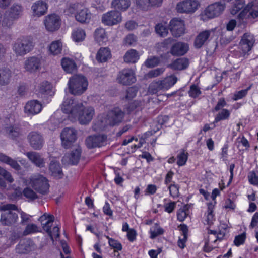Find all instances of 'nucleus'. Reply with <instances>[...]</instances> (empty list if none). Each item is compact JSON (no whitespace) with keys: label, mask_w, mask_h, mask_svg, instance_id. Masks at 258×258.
Segmentation results:
<instances>
[{"label":"nucleus","mask_w":258,"mask_h":258,"mask_svg":"<svg viewBox=\"0 0 258 258\" xmlns=\"http://www.w3.org/2000/svg\"><path fill=\"white\" fill-rule=\"evenodd\" d=\"M124 112L119 108H115L108 112L105 116L104 122L103 120H98L93 125V129L95 131L103 130L106 125H114L121 122L124 117Z\"/></svg>","instance_id":"nucleus-1"},{"label":"nucleus","mask_w":258,"mask_h":258,"mask_svg":"<svg viewBox=\"0 0 258 258\" xmlns=\"http://www.w3.org/2000/svg\"><path fill=\"white\" fill-rule=\"evenodd\" d=\"M26 185L30 186L37 193L45 195L48 194L49 184L48 179L40 174L32 175L25 181Z\"/></svg>","instance_id":"nucleus-2"},{"label":"nucleus","mask_w":258,"mask_h":258,"mask_svg":"<svg viewBox=\"0 0 258 258\" xmlns=\"http://www.w3.org/2000/svg\"><path fill=\"white\" fill-rule=\"evenodd\" d=\"M68 84L69 91L72 94L80 95L87 90L88 82L85 76L76 75L70 78Z\"/></svg>","instance_id":"nucleus-3"},{"label":"nucleus","mask_w":258,"mask_h":258,"mask_svg":"<svg viewBox=\"0 0 258 258\" xmlns=\"http://www.w3.org/2000/svg\"><path fill=\"white\" fill-rule=\"evenodd\" d=\"M32 39L29 37H22L16 40L13 45V50L17 56H23L34 48Z\"/></svg>","instance_id":"nucleus-4"},{"label":"nucleus","mask_w":258,"mask_h":258,"mask_svg":"<svg viewBox=\"0 0 258 258\" xmlns=\"http://www.w3.org/2000/svg\"><path fill=\"white\" fill-rule=\"evenodd\" d=\"M2 210L4 211L1 214L0 219L2 225L11 226L17 222L18 219L17 214L11 211L12 210H17V206L11 204H7L2 207Z\"/></svg>","instance_id":"nucleus-5"},{"label":"nucleus","mask_w":258,"mask_h":258,"mask_svg":"<svg viewBox=\"0 0 258 258\" xmlns=\"http://www.w3.org/2000/svg\"><path fill=\"white\" fill-rule=\"evenodd\" d=\"M225 8L224 4L221 2H216L209 5L202 13L201 19L206 21L220 15Z\"/></svg>","instance_id":"nucleus-6"},{"label":"nucleus","mask_w":258,"mask_h":258,"mask_svg":"<svg viewBox=\"0 0 258 258\" xmlns=\"http://www.w3.org/2000/svg\"><path fill=\"white\" fill-rule=\"evenodd\" d=\"M44 63V59L40 55L30 56L26 58L24 62L25 70L31 73L40 71Z\"/></svg>","instance_id":"nucleus-7"},{"label":"nucleus","mask_w":258,"mask_h":258,"mask_svg":"<svg viewBox=\"0 0 258 258\" xmlns=\"http://www.w3.org/2000/svg\"><path fill=\"white\" fill-rule=\"evenodd\" d=\"M94 114L95 110L93 107H84L81 103V107L77 109L76 114H74L73 117H77L80 124H86L91 121Z\"/></svg>","instance_id":"nucleus-8"},{"label":"nucleus","mask_w":258,"mask_h":258,"mask_svg":"<svg viewBox=\"0 0 258 258\" xmlns=\"http://www.w3.org/2000/svg\"><path fill=\"white\" fill-rule=\"evenodd\" d=\"M258 17V3H249L244 8L243 10L239 14L238 18L243 21L245 20H251Z\"/></svg>","instance_id":"nucleus-9"},{"label":"nucleus","mask_w":258,"mask_h":258,"mask_svg":"<svg viewBox=\"0 0 258 258\" xmlns=\"http://www.w3.org/2000/svg\"><path fill=\"white\" fill-rule=\"evenodd\" d=\"M255 42V39L252 34L246 32L243 35L240 41L239 47L240 51H241V56H244L251 50Z\"/></svg>","instance_id":"nucleus-10"},{"label":"nucleus","mask_w":258,"mask_h":258,"mask_svg":"<svg viewBox=\"0 0 258 258\" xmlns=\"http://www.w3.org/2000/svg\"><path fill=\"white\" fill-rule=\"evenodd\" d=\"M121 13L117 10H111L103 14L101 17L102 23L106 26L117 25L122 21Z\"/></svg>","instance_id":"nucleus-11"},{"label":"nucleus","mask_w":258,"mask_h":258,"mask_svg":"<svg viewBox=\"0 0 258 258\" xmlns=\"http://www.w3.org/2000/svg\"><path fill=\"white\" fill-rule=\"evenodd\" d=\"M199 3L196 0H184L177 3L176 9L180 13H192L198 8Z\"/></svg>","instance_id":"nucleus-12"},{"label":"nucleus","mask_w":258,"mask_h":258,"mask_svg":"<svg viewBox=\"0 0 258 258\" xmlns=\"http://www.w3.org/2000/svg\"><path fill=\"white\" fill-rule=\"evenodd\" d=\"M62 145L65 148H69L77 139V131L73 128L66 127L61 133Z\"/></svg>","instance_id":"nucleus-13"},{"label":"nucleus","mask_w":258,"mask_h":258,"mask_svg":"<svg viewBox=\"0 0 258 258\" xmlns=\"http://www.w3.org/2000/svg\"><path fill=\"white\" fill-rule=\"evenodd\" d=\"M214 31L213 29L206 30L201 32L196 37L194 42L195 46L200 48L207 44L213 37Z\"/></svg>","instance_id":"nucleus-14"},{"label":"nucleus","mask_w":258,"mask_h":258,"mask_svg":"<svg viewBox=\"0 0 258 258\" xmlns=\"http://www.w3.org/2000/svg\"><path fill=\"white\" fill-rule=\"evenodd\" d=\"M80 107L81 103L75 101L73 98L66 97L62 104L61 109L64 113H69L73 117Z\"/></svg>","instance_id":"nucleus-15"},{"label":"nucleus","mask_w":258,"mask_h":258,"mask_svg":"<svg viewBox=\"0 0 258 258\" xmlns=\"http://www.w3.org/2000/svg\"><path fill=\"white\" fill-rule=\"evenodd\" d=\"M117 80L119 83L128 85L135 83L136 78L132 70L124 69L119 72Z\"/></svg>","instance_id":"nucleus-16"},{"label":"nucleus","mask_w":258,"mask_h":258,"mask_svg":"<svg viewBox=\"0 0 258 258\" xmlns=\"http://www.w3.org/2000/svg\"><path fill=\"white\" fill-rule=\"evenodd\" d=\"M44 25L48 31L54 32L57 30L60 26V17L54 14L49 15L45 17Z\"/></svg>","instance_id":"nucleus-17"},{"label":"nucleus","mask_w":258,"mask_h":258,"mask_svg":"<svg viewBox=\"0 0 258 258\" xmlns=\"http://www.w3.org/2000/svg\"><path fill=\"white\" fill-rule=\"evenodd\" d=\"M36 245L30 239L21 240L16 246L15 250L19 254H27L36 249Z\"/></svg>","instance_id":"nucleus-18"},{"label":"nucleus","mask_w":258,"mask_h":258,"mask_svg":"<svg viewBox=\"0 0 258 258\" xmlns=\"http://www.w3.org/2000/svg\"><path fill=\"white\" fill-rule=\"evenodd\" d=\"M170 30L173 36L180 37L185 31L183 21L177 18L173 19L170 22Z\"/></svg>","instance_id":"nucleus-19"},{"label":"nucleus","mask_w":258,"mask_h":258,"mask_svg":"<svg viewBox=\"0 0 258 258\" xmlns=\"http://www.w3.org/2000/svg\"><path fill=\"white\" fill-rule=\"evenodd\" d=\"M106 136L104 135H97L90 136L85 141V144L88 148H93L103 146L106 142Z\"/></svg>","instance_id":"nucleus-20"},{"label":"nucleus","mask_w":258,"mask_h":258,"mask_svg":"<svg viewBox=\"0 0 258 258\" xmlns=\"http://www.w3.org/2000/svg\"><path fill=\"white\" fill-rule=\"evenodd\" d=\"M42 106L40 102L36 100H30L26 104L24 112L28 115H35L40 113Z\"/></svg>","instance_id":"nucleus-21"},{"label":"nucleus","mask_w":258,"mask_h":258,"mask_svg":"<svg viewBox=\"0 0 258 258\" xmlns=\"http://www.w3.org/2000/svg\"><path fill=\"white\" fill-rule=\"evenodd\" d=\"M31 146L35 150H39L43 147L44 140L42 136L36 132H31L28 136Z\"/></svg>","instance_id":"nucleus-22"},{"label":"nucleus","mask_w":258,"mask_h":258,"mask_svg":"<svg viewBox=\"0 0 258 258\" xmlns=\"http://www.w3.org/2000/svg\"><path fill=\"white\" fill-rule=\"evenodd\" d=\"M81 155V149L80 147H77L72 150L70 154L66 155L62 158V161L68 162L72 165H76L78 163Z\"/></svg>","instance_id":"nucleus-23"},{"label":"nucleus","mask_w":258,"mask_h":258,"mask_svg":"<svg viewBox=\"0 0 258 258\" xmlns=\"http://www.w3.org/2000/svg\"><path fill=\"white\" fill-rule=\"evenodd\" d=\"M33 15L37 17L44 15L47 10V5L42 1H38L33 4L31 7Z\"/></svg>","instance_id":"nucleus-24"},{"label":"nucleus","mask_w":258,"mask_h":258,"mask_svg":"<svg viewBox=\"0 0 258 258\" xmlns=\"http://www.w3.org/2000/svg\"><path fill=\"white\" fill-rule=\"evenodd\" d=\"M49 168L52 176L58 179L62 178L63 173L60 164L55 159L51 160Z\"/></svg>","instance_id":"nucleus-25"},{"label":"nucleus","mask_w":258,"mask_h":258,"mask_svg":"<svg viewBox=\"0 0 258 258\" xmlns=\"http://www.w3.org/2000/svg\"><path fill=\"white\" fill-rule=\"evenodd\" d=\"M188 50V45L184 43L177 42L171 47L170 53L173 55H183Z\"/></svg>","instance_id":"nucleus-26"},{"label":"nucleus","mask_w":258,"mask_h":258,"mask_svg":"<svg viewBox=\"0 0 258 258\" xmlns=\"http://www.w3.org/2000/svg\"><path fill=\"white\" fill-rule=\"evenodd\" d=\"M92 14L87 8H83L75 15L76 20L81 23H89L91 19Z\"/></svg>","instance_id":"nucleus-27"},{"label":"nucleus","mask_w":258,"mask_h":258,"mask_svg":"<svg viewBox=\"0 0 258 258\" xmlns=\"http://www.w3.org/2000/svg\"><path fill=\"white\" fill-rule=\"evenodd\" d=\"M29 159L37 167L42 168L45 166V161L41 155L36 152H29L26 153Z\"/></svg>","instance_id":"nucleus-28"},{"label":"nucleus","mask_w":258,"mask_h":258,"mask_svg":"<svg viewBox=\"0 0 258 258\" xmlns=\"http://www.w3.org/2000/svg\"><path fill=\"white\" fill-rule=\"evenodd\" d=\"M189 65V60L185 57L176 59L169 67L173 70H182L186 69Z\"/></svg>","instance_id":"nucleus-29"},{"label":"nucleus","mask_w":258,"mask_h":258,"mask_svg":"<svg viewBox=\"0 0 258 258\" xmlns=\"http://www.w3.org/2000/svg\"><path fill=\"white\" fill-rule=\"evenodd\" d=\"M95 41L100 45H103L107 41L108 37L104 28H97L94 33Z\"/></svg>","instance_id":"nucleus-30"},{"label":"nucleus","mask_w":258,"mask_h":258,"mask_svg":"<svg viewBox=\"0 0 258 258\" xmlns=\"http://www.w3.org/2000/svg\"><path fill=\"white\" fill-rule=\"evenodd\" d=\"M61 66L63 69L68 73H72L77 70V66L74 60L68 57L61 60Z\"/></svg>","instance_id":"nucleus-31"},{"label":"nucleus","mask_w":258,"mask_h":258,"mask_svg":"<svg viewBox=\"0 0 258 258\" xmlns=\"http://www.w3.org/2000/svg\"><path fill=\"white\" fill-rule=\"evenodd\" d=\"M130 5L131 0H113L111 2V7L118 11H125Z\"/></svg>","instance_id":"nucleus-32"},{"label":"nucleus","mask_w":258,"mask_h":258,"mask_svg":"<svg viewBox=\"0 0 258 258\" xmlns=\"http://www.w3.org/2000/svg\"><path fill=\"white\" fill-rule=\"evenodd\" d=\"M111 57V52L107 47H102L96 54V59L100 62H105Z\"/></svg>","instance_id":"nucleus-33"},{"label":"nucleus","mask_w":258,"mask_h":258,"mask_svg":"<svg viewBox=\"0 0 258 258\" xmlns=\"http://www.w3.org/2000/svg\"><path fill=\"white\" fill-rule=\"evenodd\" d=\"M177 77L174 75H171L161 80V82L164 91L167 90L172 87L177 82Z\"/></svg>","instance_id":"nucleus-34"},{"label":"nucleus","mask_w":258,"mask_h":258,"mask_svg":"<svg viewBox=\"0 0 258 258\" xmlns=\"http://www.w3.org/2000/svg\"><path fill=\"white\" fill-rule=\"evenodd\" d=\"M12 77L11 71L6 68L0 69V84L3 85L8 84Z\"/></svg>","instance_id":"nucleus-35"},{"label":"nucleus","mask_w":258,"mask_h":258,"mask_svg":"<svg viewBox=\"0 0 258 258\" xmlns=\"http://www.w3.org/2000/svg\"><path fill=\"white\" fill-rule=\"evenodd\" d=\"M216 202L213 203H209L208 204V209L206 213V220L207 224L209 225L213 224V222L215 221V218L213 213V210L215 208Z\"/></svg>","instance_id":"nucleus-36"},{"label":"nucleus","mask_w":258,"mask_h":258,"mask_svg":"<svg viewBox=\"0 0 258 258\" xmlns=\"http://www.w3.org/2000/svg\"><path fill=\"white\" fill-rule=\"evenodd\" d=\"M139 58L138 52L135 49H131L127 51L124 55V60L127 63H135Z\"/></svg>","instance_id":"nucleus-37"},{"label":"nucleus","mask_w":258,"mask_h":258,"mask_svg":"<svg viewBox=\"0 0 258 258\" xmlns=\"http://www.w3.org/2000/svg\"><path fill=\"white\" fill-rule=\"evenodd\" d=\"M0 161L9 165L15 170L20 169V166L16 161L2 153L0 154Z\"/></svg>","instance_id":"nucleus-38"},{"label":"nucleus","mask_w":258,"mask_h":258,"mask_svg":"<svg viewBox=\"0 0 258 258\" xmlns=\"http://www.w3.org/2000/svg\"><path fill=\"white\" fill-rule=\"evenodd\" d=\"M62 43L60 40L53 41L49 45V51L54 55L60 54L62 50Z\"/></svg>","instance_id":"nucleus-39"},{"label":"nucleus","mask_w":258,"mask_h":258,"mask_svg":"<svg viewBox=\"0 0 258 258\" xmlns=\"http://www.w3.org/2000/svg\"><path fill=\"white\" fill-rule=\"evenodd\" d=\"M72 37L73 40L76 42H82L86 37V33L83 29L77 28L73 31Z\"/></svg>","instance_id":"nucleus-40"},{"label":"nucleus","mask_w":258,"mask_h":258,"mask_svg":"<svg viewBox=\"0 0 258 258\" xmlns=\"http://www.w3.org/2000/svg\"><path fill=\"white\" fill-rule=\"evenodd\" d=\"M156 32L161 37H166L168 33V25L166 23H160L155 26Z\"/></svg>","instance_id":"nucleus-41"},{"label":"nucleus","mask_w":258,"mask_h":258,"mask_svg":"<svg viewBox=\"0 0 258 258\" xmlns=\"http://www.w3.org/2000/svg\"><path fill=\"white\" fill-rule=\"evenodd\" d=\"M6 135L12 139L18 137L20 135V128L17 126H9L5 128Z\"/></svg>","instance_id":"nucleus-42"},{"label":"nucleus","mask_w":258,"mask_h":258,"mask_svg":"<svg viewBox=\"0 0 258 258\" xmlns=\"http://www.w3.org/2000/svg\"><path fill=\"white\" fill-rule=\"evenodd\" d=\"M189 213V206L185 205L180 208L177 213V220L180 222L183 221Z\"/></svg>","instance_id":"nucleus-43"},{"label":"nucleus","mask_w":258,"mask_h":258,"mask_svg":"<svg viewBox=\"0 0 258 258\" xmlns=\"http://www.w3.org/2000/svg\"><path fill=\"white\" fill-rule=\"evenodd\" d=\"M23 235V232L20 228H14L11 231V234L9 236V240L14 244Z\"/></svg>","instance_id":"nucleus-44"},{"label":"nucleus","mask_w":258,"mask_h":258,"mask_svg":"<svg viewBox=\"0 0 258 258\" xmlns=\"http://www.w3.org/2000/svg\"><path fill=\"white\" fill-rule=\"evenodd\" d=\"M22 12L23 8L20 5H14L11 8L10 16L13 19H17L22 15Z\"/></svg>","instance_id":"nucleus-45"},{"label":"nucleus","mask_w":258,"mask_h":258,"mask_svg":"<svg viewBox=\"0 0 258 258\" xmlns=\"http://www.w3.org/2000/svg\"><path fill=\"white\" fill-rule=\"evenodd\" d=\"M105 237L108 239V244L109 246L114 249V256H116L115 253L118 252L122 249L121 244L118 241L110 238L108 236H105Z\"/></svg>","instance_id":"nucleus-46"},{"label":"nucleus","mask_w":258,"mask_h":258,"mask_svg":"<svg viewBox=\"0 0 258 258\" xmlns=\"http://www.w3.org/2000/svg\"><path fill=\"white\" fill-rule=\"evenodd\" d=\"M230 112L227 109H222L215 117L214 122L217 123L221 120L228 119Z\"/></svg>","instance_id":"nucleus-47"},{"label":"nucleus","mask_w":258,"mask_h":258,"mask_svg":"<svg viewBox=\"0 0 258 258\" xmlns=\"http://www.w3.org/2000/svg\"><path fill=\"white\" fill-rule=\"evenodd\" d=\"M162 86L161 80L153 82L149 86V92L150 93L153 94L157 93L161 90L164 91Z\"/></svg>","instance_id":"nucleus-48"},{"label":"nucleus","mask_w":258,"mask_h":258,"mask_svg":"<svg viewBox=\"0 0 258 258\" xmlns=\"http://www.w3.org/2000/svg\"><path fill=\"white\" fill-rule=\"evenodd\" d=\"M164 231V230L158 224H155L150 229L151 238L154 239L163 234Z\"/></svg>","instance_id":"nucleus-49"},{"label":"nucleus","mask_w":258,"mask_h":258,"mask_svg":"<svg viewBox=\"0 0 258 258\" xmlns=\"http://www.w3.org/2000/svg\"><path fill=\"white\" fill-rule=\"evenodd\" d=\"M24 196L30 200H34L38 198L37 194L30 187H26L23 191Z\"/></svg>","instance_id":"nucleus-50"},{"label":"nucleus","mask_w":258,"mask_h":258,"mask_svg":"<svg viewBox=\"0 0 258 258\" xmlns=\"http://www.w3.org/2000/svg\"><path fill=\"white\" fill-rule=\"evenodd\" d=\"M188 153L184 151H182L177 156V164L179 166H183L185 164L188 159Z\"/></svg>","instance_id":"nucleus-51"},{"label":"nucleus","mask_w":258,"mask_h":258,"mask_svg":"<svg viewBox=\"0 0 258 258\" xmlns=\"http://www.w3.org/2000/svg\"><path fill=\"white\" fill-rule=\"evenodd\" d=\"M39 231V228L34 224H29L27 225L23 231V235L26 236L32 233H36Z\"/></svg>","instance_id":"nucleus-52"},{"label":"nucleus","mask_w":258,"mask_h":258,"mask_svg":"<svg viewBox=\"0 0 258 258\" xmlns=\"http://www.w3.org/2000/svg\"><path fill=\"white\" fill-rule=\"evenodd\" d=\"M50 219H48L45 223H42V228L48 234V235H51V227L52 225V223L54 220V216H50Z\"/></svg>","instance_id":"nucleus-53"},{"label":"nucleus","mask_w":258,"mask_h":258,"mask_svg":"<svg viewBox=\"0 0 258 258\" xmlns=\"http://www.w3.org/2000/svg\"><path fill=\"white\" fill-rule=\"evenodd\" d=\"M0 176H2L9 183H11L14 181L11 173L1 167H0Z\"/></svg>","instance_id":"nucleus-54"},{"label":"nucleus","mask_w":258,"mask_h":258,"mask_svg":"<svg viewBox=\"0 0 258 258\" xmlns=\"http://www.w3.org/2000/svg\"><path fill=\"white\" fill-rule=\"evenodd\" d=\"M16 19L10 16V14L8 15L5 14L2 22V25L4 27H10L13 24V22Z\"/></svg>","instance_id":"nucleus-55"},{"label":"nucleus","mask_w":258,"mask_h":258,"mask_svg":"<svg viewBox=\"0 0 258 258\" xmlns=\"http://www.w3.org/2000/svg\"><path fill=\"white\" fill-rule=\"evenodd\" d=\"M136 5L140 9L148 10L151 7L149 0H136Z\"/></svg>","instance_id":"nucleus-56"},{"label":"nucleus","mask_w":258,"mask_h":258,"mask_svg":"<svg viewBox=\"0 0 258 258\" xmlns=\"http://www.w3.org/2000/svg\"><path fill=\"white\" fill-rule=\"evenodd\" d=\"M248 89L241 90L234 92L232 99L234 101L242 99L247 94Z\"/></svg>","instance_id":"nucleus-57"},{"label":"nucleus","mask_w":258,"mask_h":258,"mask_svg":"<svg viewBox=\"0 0 258 258\" xmlns=\"http://www.w3.org/2000/svg\"><path fill=\"white\" fill-rule=\"evenodd\" d=\"M158 57L154 56L148 58L145 62L146 66L148 68H153L157 66L160 62Z\"/></svg>","instance_id":"nucleus-58"},{"label":"nucleus","mask_w":258,"mask_h":258,"mask_svg":"<svg viewBox=\"0 0 258 258\" xmlns=\"http://www.w3.org/2000/svg\"><path fill=\"white\" fill-rule=\"evenodd\" d=\"M138 90L135 87H129L126 90L125 98L126 99H131L134 98L137 93Z\"/></svg>","instance_id":"nucleus-59"},{"label":"nucleus","mask_w":258,"mask_h":258,"mask_svg":"<svg viewBox=\"0 0 258 258\" xmlns=\"http://www.w3.org/2000/svg\"><path fill=\"white\" fill-rule=\"evenodd\" d=\"M137 37L134 34H131L125 37L124 39V44L125 45L132 46L136 44Z\"/></svg>","instance_id":"nucleus-60"},{"label":"nucleus","mask_w":258,"mask_h":258,"mask_svg":"<svg viewBox=\"0 0 258 258\" xmlns=\"http://www.w3.org/2000/svg\"><path fill=\"white\" fill-rule=\"evenodd\" d=\"M201 93L200 88L195 85H192L188 91L189 95L192 98H196Z\"/></svg>","instance_id":"nucleus-61"},{"label":"nucleus","mask_w":258,"mask_h":258,"mask_svg":"<svg viewBox=\"0 0 258 258\" xmlns=\"http://www.w3.org/2000/svg\"><path fill=\"white\" fill-rule=\"evenodd\" d=\"M248 179L249 183L253 185H258V174L254 171H251L248 175Z\"/></svg>","instance_id":"nucleus-62"},{"label":"nucleus","mask_w":258,"mask_h":258,"mask_svg":"<svg viewBox=\"0 0 258 258\" xmlns=\"http://www.w3.org/2000/svg\"><path fill=\"white\" fill-rule=\"evenodd\" d=\"M165 71L164 68H157L149 71L147 74L149 78H155L161 75Z\"/></svg>","instance_id":"nucleus-63"},{"label":"nucleus","mask_w":258,"mask_h":258,"mask_svg":"<svg viewBox=\"0 0 258 258\" xmlns=\"http://www.w3.org/2000/svg\"><path fill=\"white\" fill-rule=\"evenodd\" d=\"M246 239V233L245 232L235 236L234 243L235 245L239 246L243 244Z\"/></svg>","instance_id":"nucleus-64"}]
</instances>
